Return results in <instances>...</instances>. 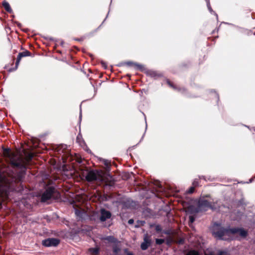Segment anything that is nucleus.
I'll list each match as a JSON object with an SVG mask.
<instances>
[{
    "label": "nucleus",
    "instance_id": "nucleus-10",
    "mask_svg": "<svg viewBox=\"0 0 255 255\" xmlns=\"http://www.w3.org/2000/svg\"><path fill=\"white\" fill-rule=\"evenodd\" d=\"M105 240L112 243L117 242V240L112 236H109L105 238Z\"/></svg>",
    "mask_w": 255,
    "mask_h": 255
},
{
    "label": "nucleus",
    "instance_id": "nucleus-3",
    "mask_svg": "<svg viewBox=\"0 0 255 255\" xmlns=\"http://www.w3.org/2000/svg\"><path fill=\"white\" fill-rule=\"evenodd\" d=\"M86 178L88 181H93L94 180L101 181L104 180L103 173L99 171H91L88 173Z\"/></svg>",
    "mask_w": 255,
    "mask_h": 255
},
{
    "label": "nucleus",
    "instance_id": "nucleus-8",
    "mask_svg": "<svg viewBox=\"0 0 255 255\" xmlns=\"http://www.w3.org/2000/svg\"><path fill=\"white\" fill-rule=\"evenodd\" d=\"M30 55V52L28 51H23L22 52L19 53L17 56V60L16 62V67H17L22 57H25L27 56H29Z\"/></svg>",
    "mask_w": 255,
    "mask_h": 255
},
{
    "label": "nucleus",
    "instance_id": "nucleus-12",
    "mask_svg": "<svg viewBox=\"0 0 255 255\" xmlns=\"http://www.w3.org/2000/svg\"><path fill=\"white\" fill-rule=\"evenodd\" d=\"M201 207H208L210 208H212L211 205L207 201H202L201 204Z\"/></svg>",
    "mask_w": 255,
    "mask_h": 255
},
{
    "label": "nucleus",
    "instance_id": "nucleus-2",
    "mask_svg": "<svg viewBox=\"0 0 255 255\" xmlns=\"http://www.w3.org/2000/svg\"><path fill=\"white\" fill-rule=\"evenodd\" d=\"M7 154L11 163L14 166L20 167H25L33 157L32 153H28L24 159L18 155L17 152H9Z\"/></svg>",
    "mask_w": 255,
    "mask_h": 255
},
{
    "label": "nucleus",
    "instance_id": "nucleus-9",
    "mask_svg": "<svg viewBox=\"0 0 255 255\" xmlns=\"http://www.w3.org/2000/svg\"><path fill=\"white\" fill-rule=\"evenodd\" d=\"M2 6L7 11L9 12H11L12 9L10 7L9 4L7 2L3 1L2 2Z\"/></svg>",
    "mask_w": 255,
    "mask_h": 255
},
{
    "label": "nucleus",
    "instance_id": "nucleus-20",
    "mask_svg": "<svg viewBox=\"0 0 255 255\" xmlns=\"http://www.w3.org/2000/svg\"><path fill=\"white\" fill-rule=\"evenodd\" d=\"M128 255H132V254L131 253H128Z\"/></svg>",
    "mask_w": 255,
    "mask_h": 255
},
{
    "label": "nucleus",
    "instance_id": "nucleus-13",
    "mask_svg": "<svg viewBox=\"0 0 255 255\" xmlns=\"http://www.w3.org/2000/svg\"><path fill=\"white\" fill-rule=\"evenodd\" d=\"M186 255H199V253L195 251H190Z\"/></svg>",
    "mask_w": 255,
    "mask_h": 255
},
{
    "label": "nucleus",
    "instance_id": "nucleus-4",
    "mask_svg": "<svg viewBox=\"0 0 255 255\" xmlns=\"http://www.w3.org/2000/svg\"><path fill=\"white\" fill-rule=\"evenodd\" d=\"M59 244V240L54 238H49L42 241V245L45 247L56 246Z\"/></svg>",
    "mask_w": 255,
    "mask_h": 255
},
{
    "label": "nucleus",
    "instance_id": "nucleus-16",
    "mask_svg": "<svg viewBox=\"0 0 255 255\" xmlns=\"http://www.w3.org/2000/svg\"><path fill=\"white\" fill-rule=\"evenodd\" d=\"M218 255H228V253L226 252L220 251Z\"/></svg>",
    "mask_w": 255,
    "mask_h": 255
},
{
    "label": "nucleus",
    "instance_id": "nucleus-19",
    "mask_svg": "<svg viewBox=\"0 0 255 255\" xmlns=\"http://www.w3.org/2000/svg\"><path fill=\"white\" fill-rule=\"evenodd\" d=\"M128 223L129 224H132L133 223V219H130V220H128Z\"/></svg>",
    "mask_w": 255,
    "mask_h": 255
},
{
    "label": "nucleus",
    "instance_id": "nucleus-18",
    "mask_svg": "<svg viewBox=\"0 0 255 255\" xmlns=\"http://www.w3.org/2000/svg\"><path fill=\"white\" fill-rule=\"evenodd\" d=\"M194 190V187H191L189 190L188 193H192L193 192Z\"/></svg>",
    "mask_w": 255,
    "mask_h": 255
},
{
    "label": "nucleus",
    "instance_id": "nucleus-5",
    "mask_svg": "<svg viewBox=\"0 0 255 255\" xmlns=\"http://www.w3.org/2000/svg\"><path fill=\"white\" fill-rule=\"evenodd\" d=\"M54 188L53 187L48 188L45 192L41 196V201L42 202H46L47 200L49 199L54 192Z\"/></svg>",
    "mask_w": 255,
    "mask_h": 255
},
{
    "label": "nucleus",
    "instance_id": "nucleus-1",
    "mask_svg": "<svg viewBox=\"0 0 255 255\" xmlns=\"http://www.w3.org/2000/svg\"><path fill=\"white\" fill-rule=\"evenodd\" d=\"M213 234L218 239L228 240L233 238L235 236L245 237L247 232L243 229H224L216 225L213 227Z\"/></svg>",
    "mask_w": 255,
    "mask_h": 255
},
{
    "label": "nucleus",
    "instance_id": "nucleus-17",
    "mask_svg": "<svg viewBox=\"0 0 255 255\" xmlns=\"http://www.w3.org/2000/svg\"><path fill=\"white\" fill-rule=\"evenodd\" d=\"M205 255H214V254L212 252L211 253H209L208 254V251H206L205 252Z\"/></svg>",
    "mask_w": 255,
    "mask_h": 255
},
{
    "label": "nucleus",
    "instance_id": "nucleus-15",
    "mask_svg": "<svg viewBox=\"0 0 255 255\" xmlns=\"http://www.w3.org/2000/svg\"><path fill=\"white\" fill-rule=\"evenodd\" d=\"M195 220V218L193 216H190L189 217V222L191 224L193 223Z\"/></svg>",
    "mask_w": 255,
    "mask_h": 255
},
{
    "label": "nucleus",
    "instance_id": "nucleus-7",
    "mask_svg": "<svg viewBox=\"0 0 255 255\" xmlns=\"http://www.w3.org/2000/svg\"><path fill=\"white\" fill-rule=\"evenodd\" d=\"M150 244V240L147 235H145L144 238V242L141 244V248L143 250L147 249Z\"/></svg>",
    "mask_w": 255,
    "mask_h": 255
},
{
    "label": "nucleus",
    "instance_id": "nucleus-6",
    "mask_svg": "<svg viewBox=\"0 0 255 255\" xmlns=\"http://www.w3.org/2000/svg\"><path fill=\"white\" fill-rule=\"evenodd\" d=\"M111 217V213L110 212L105 210V209H102L100 211V220L101 222H104L107 219H110Z\"/></svg>",
    "mask_w": 255,
    "mask_h": 255
},
{
    "label": "nucleus",
    "instance_id": "nucleus-14",
    "mask_svg": "<svg viewBox=\"0 0 255 255\" xmlns=\"http://www.w3.org/2000/svg\"><path fill=\"white\" fill-rule=\"evenodd\" d=\"M164 242V240L162 239H157L156 240V243L158 245H161Z\"/></svg>",
    "mask_w": 255,
    "mask_h": 255
},
{
    "label": "nucleus",
    "instance_id": "nucleus-21",
    "mask_svg": "<svg viewBox=\"0 0 255 255\" xmlns=\"http://www.w3.org/2000/svg\"><path fill=\"white\" fill-rule=\"evenodd\" d=\"M114 252L116 253V252H117V250L116 249H115Z\"/></svg>",
    "mask_w": 255,
    "mask_h": 255
},
{
    "label": "nucleus",
    "instance_id": "nucleus-11",
    "mask_svg": "<svg viewBox=\"0 0 255 255\" xmlns=\"http://www.w3.org/2000/svg\"><path fill=\"white\" fill-rule=\"evenodd\" d=\"M89 252H90L93 255H96L98 254L99 252V249L98 248H91L89 249Z\"/></svg>",
    "mask_w": 255,
    "mask_h": 255
}]
</instances>
